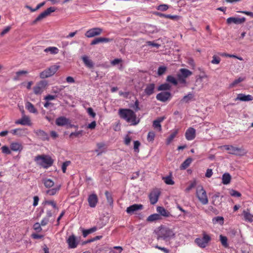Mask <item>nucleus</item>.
Segmentation results:
<instances>
[{
  "mask_svg": "<svg viewBox=\"0 0 253 253\" xmlns=\"http://www.w3.org/2000/svg\"><path fill=\"white\" fill-rule=\"evenodd\" d=\"M167 81L170 83H172L174 85H176L177 84V81L176 79L172 76H168L167 78Z\"/></svg>",
  "mask_w": 253,
  "mask_h": 253,
  "instance_id": "47",
  "label": "nucleus"
},
{
  "mask_svg": "<svg viewBox=\"0 0 253 253\" xmlns=\"http://www.w3.org/2000/svg\"><path fill=\"white\" fill-rule=\"evenodd\" d=\"M202 238H197L195 239V243L201 248L206 247V233H203Z\"/></svg>",
  "mask_w": 253,
  "mask_h": 253,
  "instance_id": "28",
  "label": "nucleus"
},
{
  "mask_svg": "<svg viewBox=\"0 0 253 253\" xmlns=\"http://www.w3.org/2000/svg\"><path fill=\"white\" fill-rule=\"evenodd\" d=\"M221 59L219 57L214 55L212 57V60L211 63L213 64H218L220 62Z\"/></svg>",
  "mask_w": 253,
  "mask_h": 253,
  "instance_id": "50",
  "label": "nucleus"
},
{
  "mask_svg": "<svg viewBox=\"0 0 253 253\" xmlns=\"http://www.w3.org/2000/svg\"><path fill=\"white\" fill-rule=\"evenodd\" d=\"M56 8L54 7H50L45 10L42 12L31 23V25H36L38 22L42 21L43 19L46 18L50 14L55 11Z\"/></svg>",
  "mask_w": 253,
  "mask_h": 253,
  "instance_id": "6",
  "label": "nucleus"
},
{
  "mask_svg": "<svg viewBox=\"0 0 253 253\" xmlns=\"http://www.w3.org/2000/svg\"><path fill=\"white\" fill-rule=\"evenodd\" d=\"M140 146V143L139 141L136 140L134 141V151L135 152L138 153L139 152V147Z\"/></svg>",
  "mask_w": 253,
  "mask_h": 253,
  "instance_id": "52",
  "label": "nucleus"
},
{
  "mask_svg": "<svg viewBox=\"0 0 253 253\" xmlns=\"http://www.w3.org/2000/svg\"><path fill=\"white\" fill-rule=\"evenodd\" d=\"M212 221L214 223H218L220 225H222L224 222V219L222 216H217L213 218Z\"/></svg>",
  "mask_w": 253,
  "mask_h": 253,
  "instance_id": "43",
  "label": "nucleus"
},
{
  "mask_svg": "<svg viewBox=\"0 0 253 253\" xmlns=\"http://www.w3.org/2000/svg\"><path fill=\"white\" fill-rule=\"evenodd\" d=\"M96 126V123L95 121L92 122L90 124H88L87 126V128L90 129H93L95 128Z\"/></svg>",
  "mask_w": 253,
  "mask_h": 253,
  "instance_id": "63",
  "label": "nucleus"
},
{
  "mask_svg": "<svg viewBox=\"0 0 253 253\" xmlns=\"http://www.w3.org/2000/svg\"><path fill=\"white\" fill-rule=\"evenodd\" d=\"M105 194L107 199V202L110 204H112L113 203V199L112 196V194L108 191H105Z\"/></svg>",
  "mask_w": 253,
  "mask_h": 253,
  "instance_id": "45",
  "label": "nucleus"
},
{
  "mask_svg": "<svg viewBox=\"0 0 253 253\" xmlns=\"http://www.w3.org/2000/svg\"><path fill=\"white\" fill-rule=\"evenodd\" d=\"M155 248L163 251L165 253H169V250L167 249V248H166L165 247H162L159 246L158 245H156L155 246Z\"/></svg>",
  "mask_w": 253,
  "mask_h": 253,
  "instance_id": "60",
  "label": "nucleus"
},
{
  "mask_svg": "<svg viewBox=\"0 0 253 253\" xmlns=\"http://www.w3.org/2000/svg\"><path fill=\"white\" fill-rule=\"evenodd\" d=\"M221 200L219 193L214 194L211 197V203L216 206L220 205L221 203Z\"/></svg>",
  "mask_w": 253,
  "mask_h": 253,
  "instance_id": "23",
  "label": "nucleus"
},
{
  "mask_svg": "<svg viewBox=\"0 0 253 253\" xmlns=\"http://www.w3.org/2000/svg\"><path fill=\"white\" fill-rule=\"evenodd\" d=\"M143 209V205L141 204H133L127 207L126 210L127 213L132 214L134 211L141 210Z\"/></svg>",
  "mask_w": 253,
  "mask_h": 253,
  "instance_id": "17",
  "label": "nucleus"
},
{
  "mask_svg": "<svg viewBox=\"0 0 253 253\" xmlns=\"http://www.w3.org/2000/svg\"><path fill=\"white\" fill-rule=\"evenodd\" d=\"M171 97V94L169 92H162L156 95L157 100L162 102H166Z\"/></svg>",
  "mask_w": 253,
  "mask_h": 253,
  "instance_id": "13",
  "label": "nucleus"
},
{
  "mask_svg": "<svg viewBox=\"0 0 253 253\" xmlns=\"http://www.w3.org/2000/svg\"><path fill=\"white\" fill-rule=\"evenodd\" d=\"M146 43L149 46H153V47H156L157 48L159 47V46H160V45L159 44L157 43H155L153 42H151V41L147 42Z\"/></svg>",
  "mask_w": 253,
  "mask_h": 253,
  "instance_id": "62",
  "label": "nucleus"
},
{
  "mask_svg": "<svg viewBox=\"0 0 253 253\" xmlns=\"http://www.w3.org/2000/svg\"><path fill=\"white\" fill-rule=\"evenodd\" d=\"M196 196L202 203L206 204V191L202 186H197Z\"/></svg>",
  "mask_w": 253,
  "mask_h": 253,
  "instance_id": "11",
  "label": "nucleus"
},
{
  "mask_svg": "<svg viewBox=\"0 0 253 253\" xmlns=\"http://www.w3.org/2000/svg\"><path fill=\"white\" fill-rule=\"evenodd\" d=\"M59 68V66L52 65L43 70L40 74V77L41 79H45L50 77L55 74Z\"/></svg>",
  "mask_w": 253,
  "mask_h": 253,
  "instance_id": "5",
  "label": "nucleus"
},
{
  "mask_svg": "<svg viewBox=\"0 0 253 253\" xmlns=\"http://www.w3.org/2000/svg\"><path fill=\"white\" fill-rule=\"evenodd\" d=\"M163 180L164 182L168 185H173L174 184V181L172 179L171 176H167L163 177Z\"/></svg>",
  "mask_w": 253,
  "mask_h": 253,
  "instance_id": "41",
  "label": "nucleus"
},
{
  "mask_svg": "<svg viewBox=\"0 0 253 253\" xmlns=\"http://www.w3.org/2000/svg\"><path fill=\"white\" fill-rule=\"evenodd\" d=\"M45 203L51 205L54 209H57L56 204L54 201H47L45 202Z\"/></svg>",
  "mask_w": 253,
  "mask_h": 253,
  "instance_id": "64",
  "label": "nucleus"
},
{
  "mask_svg": "<svg viewBox=\"0 0 253 253\" xmlns=\"http://www.w3.org/2000/svg\"><path fill=\"white\" fill-rule=\"evenodd\" d=\"M231 179V175L228 173H225L222 175V183L227 185L230 182Z\"/></svg>",
  "mask_w": 253,
  "mask_h": 253,
  "instance_id": "33",
  "label": "nucleus"
},
{
  "mask_svg": "<svg viewBox=\"0 0 253 253\" xmlns=\"http://www.w3.org/2000/svg\"><path fill=\"white\" fill-rule=\"evenodd\" d=\"M48 83L46 81L42 80L37 83L33 87V91L35 94H41L46 88Z\"/></svg>",
  "mask_w": 253,
  "mask_h": 253,
  "instance_id": "8",
  "label": "nucleus"
},
{
  "mask_svg": "<svg viewBox=\"0 0 253 253\" xmlns=\"http://www.w3.org/2000/svg\"><path fill=\"white\" fill-rule=\"evenodd\" d=\"M71 164L70 161H67L64 162L62 165V170L63 173H65L66 171L67 167Z\"/></svg>",
  "mask_w": 253,
  "mask_h": 253,
  "instance_id": "54",
  "label": "nucleus"
},
{
  "mask_svg": "<svg viewBox=\"0 0 253 253\" xmlns=\"http://www.w3.org/2000/svg\"><path fill=\"white\" fill-rule=\"evenodd\" d=\"M245 80V78L239 77L237 79L235 80L230 84V87H233L239 83L244 81Z\"/></svg>",
  "mask_w": 253,
  "mask_h": 253,
  "instance_id": "42",
  "label": "nucleus"
},
{
  "mask_svg": "<svg viewBox=\"0 0 253 253\" xmlns=\"http://www.w3.org/2000/svg\"><path fill=\"white\" fill-rule=\"evenodd\" d=\"M118 114L121 118L132 125H136L139 123V120H137L135 113L131 109H120Z\"/></svg>",
  "mask_w": 253,
  "mask_h": 253,
  "instance_id": "1",
  "label": "nucleus"
},
{
  "mask_svg": "<svg viewBox=\"0 0 253 253\" xmlns=\"http://www.w3.org/2000/svg\"><path fill=\"white\" fill-rule=\"evenodd\" d=\"M253 100V97L251 95H245L243 93L238 94L235 99V101L240 100L241 101H252Z\"/></svg>",
  "mask_w": 253,
  "mask_h": 253,
  "instance_id": "18",
  "label": "nucleus"
},
{
  "mask_svg": "<svg viewBox=\"0 0 253 253\" xmlns=\"http://www.w3.org/2000/svg\"><path fill=\"white\" fill-rule=\"evenodd\" d=\"M10 149L13 151H21L23 149L22 144L18 142H12L10 145Z\"/></svg>",
  "mask_w": 253,
  "mask_h": 253,
  "instance_id": "27",
  "label": "nucleus"
},
{
  "mask_svg": "<svg viewBox=\"0 0 253 253\" xmlns=\"http://www.w3.org/2000/svg\"><path fill=\"white\" fill-rule=\"evenodd\" d=\"M243 214L244 217V219L246 221H248L250 222H252L253 220V215L250 213L249 209H247L246 210H244Z\"/></svg>",
  "mask_w": 253,
  "mask_h": 253,
  "instance_id": "26",
  "label": "nucleus"
},
{
  "mask_svg": "<svg viewBox=\"0 0 253 253\" xmlns=\"http://www.w3.org/2000/svg\"><path fill=\"white\" fill-rule=\"evenodd\" d=\"M196 185V180H194L192 182H190V184L187 186V187L185 189V191L186 193H188L192 189L195 187Z\"/></svg>",
  "mask_w": 253,
  "mask_h": 253,
  "instance_id": "46",
  "label": "nucleus"
},
{
  "mask_svg": "<svg viewBox=\"0 0 253 253\" xmlns=\"http://www.w3.org/2000/svg\"><path fill=\"white\" fill-rule=\"evenodd\" d=\"M166 117L165 116L158 118L157 119L154 120L153 122V126L154 128L158 129L159 131L162 130V126L161 123L162 122Z\"/></svg>",
  "mask_w": 253,
  "mask_h": 253,
  "instance_id": "22",
  "label": "nucleus"
},
{
  "mask_svg": "<svg viewBox=\"0 0 253 253\" xmlns=\"http://www.w3.org/2000/svg\"><path fill=\"white\" fill-rule=\"evenodd\" d=\"M45 1H43L38 4L35 9H32L29 6H28V7L31 10V11L34 12L40 9L41 7L43 6L45 4Z\"/></svg>",
  "mask_w": 253,
  "mask_h": 253,
  "instance_id": "57",
  "label": "nucleus"
},
{
  "mask_svg": "<svg viewBox=\"0 0 253 253\" xmlns=\"http://www.w3.org/2000/svg\"><path fill=\"white\" fill-rule=\"evenodd\" d=\"M15 123L22 125H30L31 121L28 116L25 115L23 116L21 119L16 121Z\"/></svg>",
  "mask_w": 253,
  "mask_h": 253,
  "instance_id": "24",
  "label": "nucleus"
},
{
  "mask_svg": "<svg viewBox=\"0 0 253 253\" xmlns=\"http://www.w3.org/2000/svg\"><path fill=\"white\" fill-rule=\"evenodd\" d=\"M160 193L158 189H154L150 193L149 198L152 205H154L158 202Z\"/></svg>",
  "mask_w": 253,
  "mask_h": 253,
  "instance_id": "12",
  "label": "nucleus"
},
{
  "mask_svg": "<svg viewBox=\"0 0 253 253\" xmlns=\"http://www.w3.org/2000/svg\"><path fill=\"white\" fill-rule=\"evenodd\" d=\"M180 73L177 74V79L181 84H186V79L192 75V72L190 70L182 68L179 70Z\"/></svg>",
  "mask_w": 253,
  "mask_h": 253,
  "instance_id": "7",
  "label": "nucleus"
},
{
  "mask_svg": "<svg viewBox=\"0 0 253 253\" xmlns=\"http://www.w3.org/2000/svg\"><path fill=\"white\" fill-rule=\"evenodd\" d=\"M56 125L58 126H64L70 123L69 119L65 117H60L55 121Z\"/></svg>",
  "mask_w": 253,
  "mask_h": 253,
  "instance_id": "20",
  "label": "nucleus"
},
{
  "mask_svg": "<svg viewBox=\"0 0 253 253\" xmlns=\"http://www.w3.org/2000/svg\"><path fill=\"white\" fill-rule=\"evenodd\" d=\"M246 21V18L245 17L242 18H237L231 17L227 19L226 22L228 24H231L232 23H234L235 24H241L243 23Z\"/></svg>",
  "mask_w": 253,
  "mask_h": 253,
  "instance_id": "14",
  "label": "nucleus"
},
{
  "mask_svg": "<svg viewBox=\"0 0 253 253\" xmlns=\"http://www.w3.org/2000/svg\"><path fill=\"white\" fill-rule=\"evenodd\" d=\"M220 238V241L221 242V243L222 245L224 248H228V244L227 242V238L226 236H223L222 235H220L219 236Z\"/></svg>",
  "mask_w": 253,
  "mask_h": 253,
  "instance_id": "39",
  "label": "nucleus"
},
{
  "mask_svg": "<svg viewBox=\"0 0 253 253\" xmlns=\"http://www.w3.org/2000/svg\"><path fill=\"white\" fill-rule=\"evenodd\" d=\"M157 234L158 240L162 239L165 241H168L174 238L175 235L173 229L165 225H161L159 227Z\"/></svg>",
  "mask_w": 253,
  "mask_h": 253,
  "instance_id": "2",
  "label": "nucleus"
},
{
  "mask_svg": "<svg viewBox=\"0 0 253 253\" xmlns=\"http://www.w3.org/2000/svg\"><path fill=\"white\" fill-rule=\"evenodd\" d=\"M26 108L27 110H28L30 113H37V110L34 107V105L30 102H27L25 105Z\"/></svg>",
  "mask_w": 253,
  "mask_h": 253,
  "instance_id": "34",
  "label": "nucleus"
},
{
  "mask_svg": "<svg viewBox=\"0 0 253 253\" xmlns=\"http://www.w3.org/2000/svg\"><path fill=\"white\" fill-rule=\"evenodd\" d=\"M155 137V133L154 131H149L147 135V140L149 142L154 141Z\"/></svg>",
  "mask_w": 253,
  "mask_h": 253,
  "instance_id": "49",
  "label": "nucleus"
},
{
  "mask_svg": "<svg viewBox=\"0 0 253 253\" xmlns=\"http://www.w3.org/2000/svg\"><path fill=\"white\" fill-rule=\"evenodd\" d=\"M157 211L159 213L160 216L164 217H169L170 215V212L166 210L164 207L159 206L157 208Z\"/></svg>",
  "mask_w": 253,
  "mask_h": 253,
  "instance_id": "25",
  "label": "nucleus"
},
{
  "mask_svg": "<svg viewBox=\"0 0 253 253\" xmlns=\"http://www.w3.org/2000/svg\"><path fill=\"white\" fill-rule=\"evenodd\" d=\"M162 219L161 216L159 214L154 213L149 215L147 218V221L148 222H154L157 220H161Z\"/></svg>",
  "mask_w": 253,
  "mask_h": 253,
  "instance_id": "31",
  "label": "nucleus"
},
{
  "mask_svg": "<svg viewBox=\"0 0 253 253\" xmlns=\"http://www.w3.org/2000/svg\"><path fill=\"white\" fill-rule=\"evenodd\" d=\"M167 70V67L165 66H160L158 69V75L162 76L163 75Z\"/></svg>",
  "mask_w": 253,
  "mask_h": 253,
  "instance_id": "51",
  "label": "nucleus"
},
{
  "mask_svg": "<svg viewBox=\"0 0 253 253\" xmlns=\"http://www.w3.org/2000/svg\"><path fill=\"white\" fill-rule=\"evenodd\" d=\"M41 224L39 222H37L34 224L33 228L34 230L37 231V232H40L42 231V229L41 228Z\"/></svg>",
  "mask_w": 253,
  "mask_h": 253,
  "instance_id": "59",
  "label": "nucleus"
},
{
  "mask_svg": "<svg viewBox=\"0 0 253 253\" xmlns=\"http://www.w3.org/2000/svg\"><path fill=\"white\" fill-rule=\"evenodd\" d=\"M28 73V72L27 71L25 70H20L18 71L16 73V76L14 78V80H18L19 77L22 75H25Z\"/></svg>",
  "mask_w": 253,
  "mask_h": 253,
  "instance_id": "56",
  "label": "nucleus"
},
{
  "mask_svg": "<svg viewBox=\"0 0 253 253\" xmlns=\"http://www.w3.org/2000/svg\"><path fill=\"white\" fill-rule=\"evenodd\" d=\"M185 135L187 140H192L195 138L196 130L190 127L186 130Z\"/></svg>",
  "mask_w": 253,
  "mask_h": 253,
  "instance_id": "15",
  "label": "nucleus"
},
{
  "mask_svg": "<svg viewBox=\"0 0 253 253\" xmlns=\"http://www.w3.org/2000/svg\"><path fill=\"white\" fill-rule=\"evenodd\" d=\"M44 51L45 52H50L51 54H57L58 53L59 49L56 47L50 46V47L46 48L44 50Z\"/></svg>",
  "mask_w": 253,
  "mask_h": 253,
  "instance_id": "37",
  "label": "nucleus"
},
{
  "mask_svg": "<svg viewBox=\"0 0 253 253\" xmlns=\"http://www.w3.org/2000/svg\"><path fill=\"white\" fill-rule=\"evenodd\" d=\"M103 32L101 28L95 27L88 30L85 33V36L90 38L95 36H99Z\"/></svg>",
  "mask_w": 253,
  "mask_h": 253,
  "instance_id": "10",
  "label": "nucleus"
},
{
  "mask_svg": "<svg viewBox=\"0 0 253 253\" xmlns=\"http://www.w3.org/2000/svg\"><path fill=\"white\" fill-rule=\"evenodd\" d=\"M193 94L189 93L187 95H185L181 101L183 102L187 103L193 98Z\"/></svg>",
  "mask_w": 253,
  "mask_h": 253,
  "instance_id": "44",
  "label": "nucleus"
},
{
  "mask_svg": "<svg viewBox=\"0 0 253 253\" xmlns=\"http://www.w3.org/2000/svg\"><path fill=\"white\" fill-rule=\"evenodd\" d=\"M169 8V6L166 4H160L157 6V9L162 11H165Z\"/></svg>",
  "mask_w": 253,
  "mask_h": 253,
  "instance_id": "48",
  "label": "nucleus"
},
{
  "mask_svg": "<svg viewBox=\"0 0 253 253\" xmlns=\"http://www.w3.org/2000/svg\"><path fill=\"white\" fill-rule=\"evenodd\" d=\"M81 237H76L75 235L72 234L68 237L66 242L68 245L69 249L76 248L80 242Z\"/></svg>",
  "mask_w": 253,
  "mask_h": 253,
  "instance_id": "9",
  "label": "nucleus"
},
{
  "mask_svg": "<svg viewBox=\"0 0 253 253\" xmlns=\"http://www.w3.org/2000/svg\"><path fill=\"white\" fill-rule=\"evenodd\" d=\"M98 197L95 194H92L88 196V202L89 206L91 208L95 207L97 203H98Z\"/></svg>",
  "mask_w": 253,
  "mask_h": 253,
  "instance_id": "16",
  "label": "nucleus"
},
{
  "mask_svg": "<svg viewBox=\"0 0 253 253\" xmlns=\"http://www.w3.org/2000/svg\"><path fill=\"white\" fill-rule=\"evenodd\" d=\"M88 114L92 118H94L96 116V113L93 111L92 108H88L87 110Z\"/></svg>",
  "mask_w": 253,
  "mask_h": 253,
  "instance_id": "61",
  "label": "nucleus"
},
{
  "mask_svg": "<svg viewBox=\"0 0 253 253\" xmlns=\"http://www.w3.org/2000/svg\"><path fill=\"white\" fill-rule=\"evenodd\" d=\"M43 183L46 188H49L54 185V182L50 179L45 178L43 179Z\"/></svg>",
  "mask_w": 253,
  "mask_h": 253,
  "instance_id": "36",
  "label": "nucleus"
},
{
  "mask_svg": "<svg viewBox=\"0 0 253 253\" xmlns=\"http://www.w3.org/2000/svg\"><path fill=\"white\" fill-rule=\"evenodd\" d=\"M170 85L167 83L163 84H161L158 88L159 91L160 90H168L170 88Z\"/></svg>",
  "mask_w": 253,
  "mask_h": 253,
  "instance_id": "40",
  "label": "nucleus"
},
{
  "mask_svg": "<svg viewBox=\"0 0 253 253\" xmlns=\"http://www.w3.org/2000/svg\"><path fill=\"white\" fill-rule=\"evenodd\" d=\"M112 41V39L107 38H104V37H99L94 39L93 41H91L90 42V45H93L95 44H98L100 42H109Z\"/></svg>",
  "mask_w": 253,
  "mask_h": 253,
  "instance_id": "19",
  "label": "nucleus"
},
{
  "mask_svg": "<svg viewBox=\"0 0 253 253\" xmlns=\"http://www.w3.org/2000/svg\"><path fill=\"white\" fill-rule=\"evenodd\" d=\"M1 151L3 153L9 155L11 154V151L7 146H3L1 148Z\"/></svg>",
  "mask_w": 253,
  "mask_h": 253,
  "instance_id": "53",
  "label": "nucleus"
},
{
  "mask_svg": "<svg viewBox=\"0 0 253 253\" xmlns=\"http://www.w3.org/2000/svg\"><path fill=\"white\" fill-rule=\"evenodd\" d=\"M61 185H59L52 189L46 191V194L50 196H53L56 194L60 189Z\"/></svg>",
  "mask_w": 253,
  "mask_h": 253,
  "instance_id": "32",
  "label": "nucleus"
},
{
  "mask_svg": "<svg viewBox=\"0 0 253 253\" xmlns=\"http://www.w3.org/2000/svg\"><path fill=\"white\" fill-rule=\"evenodd\" d=\"M223 147L226 150L228 151L229 154L236 156L242 157L245 156L248 153V151L242 147H237L229 145H224Z\"/></svg>",
  "mask_w": 253,
  "mask_h": 253,
  "instance_id": "4",
  "label": "nucleus"
},
{
  "mask_svg": "<svg viewBox=\"0 0 253 253\" xmlns=\"http://www.w3.org/2000/svg\"><path fill=\"white\" fill-rule=\"evenodd\" d=\"M178 133V130H175L168 137L166 140V143L167 145L169 144L173 139L175 137L176 135Z\"/></svg>",
  "mask_w": 253,
  "mask_h": 253,
  "instance_id": "38",
  "label": "nucleus"
},
{
  "mask_svg": "<svg viewBox=\"0 0 253 253\" xmlns=\"http://www.w3.org/2000/svg\"><path fill=\"white\" fill-rule=\"evenodd\" d=\"M154 89L155 84H149L146 85L144 92L147 95H150L154 93Z\"/></svg>",
  "mask_w": 253,
  "mask_h": 253,
  "instance_id": "29",
  "label": "nucleus"
},
{
  "mask_svg": "<svg viewBox=\"0 0 253 253\" xmlns=\"http://www.w3.org/2000/svg\"><path fill=\"white\" fill-rule=\"evenodd\" d=\"M192 159L191 158H188L186 159L180 166L181 169H185L187 168L192 162Z\"/></svg>",
  "mask_w": 253,
  "mask_h": 253,
  "instance_id": "35",
  "label": "nucleus"
},
{
  "mask_svg": "<svg viewBox=\"0 0 253 253\" xmlns=\"http://www.w3.org/2000/svg\"><path fill=\"white\" fill-rule=\"evenodd\" d=\"M35 133L37 136L42 140H48L49 137L47 133L41 129L35 130Z\"/></svg>",
  "mask_w": 253,
  "mask_h": 253,
  "instance_id": "21",
  "label": "nucleus"
},
{
  "mask_svg": "<svg viewBox=\"0 0 253 253\" xmlns=\"http://www.w3.org/2000/svg\"><path fill=\"white\" fill-rule=\"evenodd\" d=\"M35 160L39 165L45 169L51 167L54 162L51 157L44 155L37 156Z\"/></svg>",
  "mask_w": 253,
  "mask_h": 253,
  "instance_id": "3",
  "label": "nucleus"
},
{
  "mask_svg": "<svg viewBox=\"0 0 253 253\" xmlns=\"http://www.w3.org/2000/svg\"><path fill=\"white\" fill-rule=\"evenodd\" d=\"M82 60L85 64V65L89 68H91L93 67V63L91 60H90L88 56L84 55L82 57Z\"/></svg>",
  "mask_w": 253,
  "mask_h": 253,
  "instance_id": "30",
  "label": "nucleus"
},
{
  "mask_svg": "<svg viewBox=\"0 0 253 253\" xmlns=\"http://www.w3.org/2000/svg\"><path fill=\"white\" fill-rule=\"evenodd\" d=\"M230 194L233 197H240L241 196V194L240 192L233 189L230 191Z\"/></svg>",
  "mask_w": 253,
  "mask_h": 253,
  "instance_id": "55",
  "label": "nucleus"
},
{
  "mask_svg": "<svg viewBox=\"0 0 253 253\" xmlns=\"http://www.w3.org/2000/svg\"><path fill=\"white\" fill-rule=\"evenodd\" d=\"M83 132V130H81L78 131L73 132L71 133L70 134V137H72L73 136L78 137L79 135H82Z\"/></svg>",
  "mask_w": 253,
  "mask_h": 253,
  "instance_id": "58",
  "label": "nucleus"
}]
</instances>
